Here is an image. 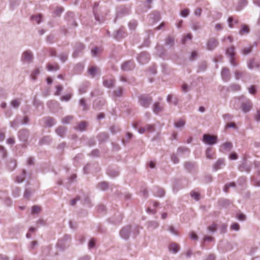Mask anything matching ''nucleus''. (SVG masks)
<instances>
[{
  "label": "nucleus",
  "mask_w": 260,
  "mask_h": 260,
  "mask_svg": "<svg viewBox=\"0 0 260 260\" xmlns=\"http://www.w3.org/2000/svg\"><path fill=\"white\" fill-rule=\"evenodd\" d=\"M132 232V227L131 225H126L122 228L119 232L120 237L125 240L129 239Z\"/></svg>",
  "instance_id": "obj_1"
},
{
  "label": "nucleus",
  "mask_w": 260,
  "mask_h": 260,
  "mask_svg": "<svg viewBox=\"0 0 260 260\" xmlns=\"http://www.w3.org/2000/svg\"><path fill=\"white\" fill-rule=\"evenodd\" d=\"M252 103L249 99L244 98L241 103V108L244 113L249 112L252 108Z\"/></svg>",
  "instance_id": "obj_2"
},
{
  "label": "nucleus",
  "mask_w": 260,
  "mask_h": 260,
  "mask_svg": "<svg viewBox=\"0 0 260 260\" xmlns=\"http://www.w3.org/2000/svg\"><path fill=\"white\" fill-rule=\"evenodd\" d=\"M203 141L207 144L213 145L217 143V137L209 134H204L203 137Z\"/></svg>",
  "instance_id": "obj_3"
},
{
  "label": "nucleus",
  "mask_w": 260,
  "mask_h": 260,
  "mask_svg": "<svg viewBox=\"0 0 260 260\" xmlns=\"http://www.w3.org/2000/svg\"><path fill=\"white\" fill-rule=\"evenodd\" d=\"M149 59L150 58L148 54L145 52L141 53L137 57V59L138 62L142 64L147 63L149 61Z\"/></svg>",
  "instance_id": "obj_4"
},
{
  "label": "nucleus",
  "mask_w": 260,
  "mask_h": 260,
  "mask_svg": "<svg viewBox=\"0 0 260 260\" xmlns=\"http://www.w3.org/2000/svg\"><path fill=\"white\" fill-rule=\"evenodd\" d=\"M218 45V42L215 38H210L206 44L207 49L209 50H214Z\"/></svg>",
  "instance_id": "obj_5"
},
{
  "label": "nucleus",
  "mask_w": 260,
  "mask_h": 260,
  "mask_svg": "<svg viewBox=\"0 0 260 260\" xmlns=\"http://www.w3.org/2000/svg\"><path fill=\"white\" fill-rule=\"evenodd\" d=\"M152 101L151 98L144 95L141 96L139 99L140 105L145 108H147L151 104Z\"/></svg>",
  "instance_id": "obj_6"
},
{
  "label": "nucleus",
  "mask_w": 260,
  "mask_h": 260,
  "mask_svg": "<svg viewBox=\"0 0 260 260\" xmlns=\"http://www.w3.org/2000/svg\"><path fill=\"white\" fill-rule=\"evenodd\" d=\"M135 63L133 61L128 60L125 61L121 65V69L123 71H128L133 70L135 68Z\"/></svg>",
  "instance_id": "obj_7"
},
{
  "label": "nucleus",
  "mask_w": 260,
  "mask_h": 260,
  "mask_svg": "<svg viewBox=\"0 0 260 260\" xmlns=\"http://www.w3.org/2000/svg\"><path fill=\"white\" fill-rule=\"evenodd\" d=\"M18 137L22 142H26L29 137V132L25 129H22L19 131Z\"/></svg>",
  "instance_id": "obj_8"
},
{
  "label": "nucleus",
  "mask_w": 260,
  "mask_h": 260,
  "mask_svg": "<svg viewBox=\"0 0 260 260\" xmlns=\"http://www.w3.org/2000/svg\"><path fill=\"white\" fill-rule=\"evenodd\" d=\"M33 55L30 51H24L22 55V60L23 61L29 63L32 61Z\"/></svg>",
  "instance_id": "obj_9"
},
{
  "label": "nucleus",
  "mask_w": 260,
  "mask_h": 260,
  "mask_svg": "<svg viewBox=\"0 0 260 260\" xmlns=\"http://www.w3.org/2000/svg\"><path fill=\"white\" fill-rule=\"evenodd\" d=\"M155 130L154 125L148 124L144 127H141L138 129V132L140 134H143L146 132H152Z\"/></svg>",
  "instance_id": "obj_10"
},
{
  "label": "nucleus",
  "mask_w": 260,
  "mask_h": 260,
  "mask_svg": "<svg viewBox=\"0 0 260 260\" xmlns=\"http://www.w3.org/2000/svg\"><path fill=\"white\" fill-rule=\"evenodd\" d=\"M103 85L106 87L110 88L113 86L114 81L112 78L103 77Z\"/></svg>",
  "instance_id": "obj_11"
},
{
  "label": "nucleus",
  "mask_w": 260,
  "mask_h": 260,
  "mask_svg": "<svg viewBox=\"0 0 260 260\" xmlns=\"http://www.w3.org/2000/svg\"><path fill=\"white\" fill-rule=\"evenodd\" d=\"M26 175V170H25L24 169L22 170L21 173H20V174L16 177L15 181L18 183H22L25 180Z\"/></svg>",
  "instance_id": "obj_12"
},
{
  "label": "nucleus",
  "mask_w": 260,
  "mask_h": 260,
  "mask_svg": "<svg viewBox=\"0 0 260 260\" xmlns=\"http://www.w3.org/2000/svg\"><path fill=\"white\" fill-rule=\"evenodd\" d=\"M84 48V46L81 43H79L77 44L75 47V49L74 53H73V57L75 58L77 57L78 55V54L81 52Z\"/></svg>",
  "instance_id": "obj_13"
},
{
  "label": "nucleus",
  "mask_w": 260,
  "mask_h": 260,
  "mask_svg": "<svg viewBox=\"0 0 260 260\" xmlns=\"http://www.w3.org/2000/svg\"><path fill=\"white\" fill-rule=\"evenodd\" d=\"M169 250L174 254H176L179 251L180 247L177 243H172L169 245Z\"/></svg>",
  "instance_id": "obj_14"
},
{
  "label": "nucleus",
  "mask_w": 260,
  "mask_h": 260,
  "mask_svg": "<svg viewBox=\"0 0 260 260\" xmlns=\"http://www.w3.org/2000/svg\"><path fill=\"white\" fill-rule=\"evenodd\" d=\"M221 76L222 79L225 81L230 79V70L226 68H224L221 71Z\"/></svg>",
  "instance_id": "obj_15"
},
{
  "label": "nucleus",
  "mask_w": 260,
  "mask_h": 260,
  "mask_svg": "<svg viewBox=\"0 0 260 260\" xmlns=\"http://www.w3.org/2000/svg\"><path fill=\"white\" fill-rule=\"evenodd\" d=\"M67 131V128L63 126H59L56 130V133L61 137H64Z\"/></svg>",
  "instance_id": "obj_16"
},
{
  "label": "nucleus",
  "mask_w": 260,
  "mask_h": 260,
  "mask_svg": "<svg viewBox=\"0 0 260 260\" xmlns=\"http://www.w3.org/2000/svg\"><path fill=\"white\" fill-rule=\"evenodd\" d=\"M224 165V160L222 158L219 159L213 165V169L216 171Z\"/></svg>",
  "instance_id": "obj_17"
},
{
  "label": "nucleus",
  "mask_w": 260,
  "mask_h": 260,
  "mask_svg": "<svg viewBox=\"0 0 260 260\" xmlns=\"http://www.w3.org/2000/svg\"><path fill=\"white\" fill-rule=\"evenodd\" d=\"M17 166L16 161L15 160L11 159L8 164V168L10 171H13Z\"/></svg>",
  "instance_id": "obj_18"
},
{
  "label": "nucleus",
  "mask_w": 260,
  "mask_h": 260,
  "mask_svg": "<svg viewBox=\"0 0 260 260\" xmlns=\"http://www.w3.org/2000/svg\"><path fill=\"white\" fill-rule=\"evenodd\" d=\"M259 66V63L255 62L253 59H250L248 63V67L249 69L258 68Z\"/></svg>",
  "instance_id": "obj_19"
},
{
  "label": "nucleus",
  "mask_w": 260,
  "mask_h": 260,
  "mask_svg": "<svg viewBox=\"0 0 260 260\" xmlns=\"http://www.w3.org/2000/svg\"><path fill=\"white\" fill-rule=\"evenodd\" d=\"M45 123L47 126L51 127L56 123V121L53 118L49 117L46 118Z\"/></svg>",
  "instance_id": "obj_20"
},
{
  "label": "nucleus",
  "mask_w": 260,
  "mask_h": 260,
  "mask_svg": "<svg viewBox=\"0 0 260 260\" xmlns=\"http://www.w3.org/2000/svg\"><path fill=\"white\" fill-rule=\"evenodd\" d=\"M87 124L85 121H82L80 123L78 124V126L75 127V129L79 131H83L85 130Z\"/></svg>",
  "instance_id": "obj_21"
},
{
  "label": "nucleus",
  "mask_w": 260,
  "mask_h": 260,
  "mask_svg": "<svg viewBox=\"0 0 260 260\" xmlns=\"http://www.w3.org/2000/svg\"><path fill=\"white\" fill-rule=\"evenodd\" d=\"M185 124V121L182 119H179L177 121L175 122L174 124L176 128H182L184 127Z\"/></svg>",
  "instance_id": "obj_22"
},
{
  "label": "nucleus",
  "mask_w": 260,
  "mask_h": 260,
  "mask_svg": "<svg viewBox=\"0 0 260 260\" xmlns=\"http://www.w3.org/2000/svg\"><path fill=\"white\" fill-rule=\"evenodd\" d=\"M153 110L155 114H158L162 111V108L160 106L158 103H155L153 105Z\"/></svg>",
  "instance_id": "obj_23"
},
{
  "label": "nucleus",
  "mask_w": 260,
  "mask_h": 260,
  "mask_svg": "<svg viewBox=\"0 0 260 260\" xmlns=\"http://www.w3.org/2000/svg\"><path fill=\"white\" fill-rule=\"evenodd\" d=\"M221 147H223L224 150L230 151L233 147V144L231 142H226L223 143Z\"/></svg>",
  "instance_id": "obj_24"
},
{
  "label": "nucleus",
  "mask_w": 260,
  "mask_h": 260,
  "mask_svg": "<svg viewBox=\"0 0 260 260\" xmlns=\"http://www.w3.org/2000/svg\"><path fill=\"white\" fill-rule=\"evenodd\" d=\"M20 105V100L19 99H15L12 100L11 102V106L14 108H18Z\"/></svg>",
  "instance_id": "obj_25"
},
{
  "label": "nucleus",
  "mask_w": 260,
  "mask_h": 260,
  "mask_svg": "<svg viewBox=\"0 0 260 260\" xmlns=\"http://www.w3.org/2000/svg\"><path fill=\"white\" fill-rule=\"evenodd\" d=\"M79 104L82 107V110L83 111H87L89 109L88 106L86 105L85 100L84 99H81L79 101Z\"/></svg>",
  "instance_id": "obj_26"
},
{
  "label": "nucleus",
  "mask_w": 260,
  "mask_h": 260,
  "mask_svg": "<svg viewBox=\"0 0 260 260\" xmlns=\"http://www.w3.org/2000/svg\"><path fill=\"white\" fill-rule=\"evenodd\" d=\"M249 32V28L246 25H243L242 28L239 32L241 35H243L244 34H248Z\"/></svg>",
  "instance_id": "obj_27"
},
{
  "label": "nucleus",
  "mask_w": 260,
  "mask_h": 260,
  "mask_svg": "<svg viewBox=\"0 0 260 260\" xmlns=\"http://www.w3.org/2000/svg\"><path fill=\"white\" fill-rule=\"evenodd\" d=\"M247 4L246 0H240L238 3V5L237 7V10H241L244 6H245Z\"/></svg>",
  "instance_id": "obj_28"
},
{
  "label": "nucleus",
  "mask_w": 260,
  "mask_h": 260,
  "mask_svg": "<svg viewBox=\"0 0 260 260\" xmlns=\"http://www.w3.org/2000/svg\"><path fill=\"white\" fill-rule=\"evenodd\" d=\"M99 69L96 67H91L88 70L89 74L92 77H94L98 73Z\"/></svg>",
  "instance_id": "obj_29"
},
{
  "label": "nucleus",
  "mask_w": 260,
  "mask_h": 260,
  "mask_svg": "<svg viewBox=\"0 0 260 260\" xmlns=\"http://www.w3.org/2000/svg\"><path fill=\"white\" fill-rule=\"evenodd\" d=\"M235 48L234 46H232L226 50V54L230 57H234L235 55Z\"/></svg>",
  "instance_id": "obj_30"
},
{
  "label": "nucleus",
  "mask_w": 260,
  "mask_h": 260,
  "mask_svg": "<svg viewBox=\"0 0 260 260\" xmlns=\"http://www.w3.org/2000/svg\"><path fill=\"white\" fill-rule=\"evenodd\" d=\"M31 19L32 21H36L37 24H39L41 21L42 16L41 14L34 15L31 17Z\"/></svg>",
  "instance_id": "obj_31"
},
{
  "label": "nucleus",
  "mask_w": 260,
  "mask_h": 260,
  "mask_svg": "<svg viewBox=\"0 0 260 260\" xmlns=\"http://www.w3.org/2000/svg\"><path fill=\"white\" fill-rule=\"evenodd\" d=\"M123 89L121 87H118L114 91V95L116 97H120L122 95Z\"/></svg>",
  "instance_id": "obj_32"
},
{
  "label": "nucleus",
  "mask_w": 260,
  "mask_h": 260,
  "mask_svg": "<svg viewBox=\"0 0 260 260\" xmlns=\"http://www.w3.org/2000/svg\"><path fill=\"white\" fill-rule=\"evenodd\" d=\"M165 194V191L162 188H157L156 191H155V196L158 197H162Z\"/></svg>",
  "instance_id": "obj_33"
},
{
  "label": "nucleus",
  "mask_w": 260,
  "mask_h": 260,
  "mask_svg": "<svg viewBox=\"0 0 260 260\" xmlns=\"http://www.w3.org/2000/svg\"><path fill=\"white\" fill-rule=\"evenodd\" d=\"M51 141L50 136H44L40 141L41 144H49Z\"/></svg>",
  "instance_id": "obj_34"
},
{
  "label": "nucleus",
  "mask_w": 260,
  "mask_h": 260,
  "mask_svg": "<svg viewBox=\"0 0 260 260\" xmlns=\"http://www.w3.org/2000/svg\"><path fill=\"white\" fill-rule=\"evenodd\" d=\"M73 119V116L71 115L67 116L62 119V122L64 124H68Z\"/></svg>",
  "instance_id": "obj_35"
},
{
  "label": "nucleus",
  "mask_w": 260,
  "mask_h": 260,
  "mask_svg": "<svg viewBox=\"0 0 260 260\" xmlns=\"http://www.w3.org/2000/svg\"><path fill=\"white\" fill-rule=\"evenodd\" d=\"M47 68V69L50 71H57L59 69V67L58 64H55L54 66H53L51 64H48Z\"/></svg>",
  "instance_id": "obj_36"
},
{
  "label": "nucleus",
  "mask_w": 260,
  "mask_h": 260,
  "mask_svg": "<svg viewBox=\"0 0 260 260\" xmlns=\"http://www.w3.org/2000/svg\"><path fill=\"white\" fill-rule=\"evenodd\" d=\"M99 6V4L98 3H95L93 9V12L95 16V18L96 20L100 21L99 17L98 15V13L96 12V8H98Z\"/></svg>",
  "instance_id": "obj_37"
},
{
  "label": "nucleus",
  "mask_w": 260,
  "mask_h": 260,
  "mask_svg": "<svg viewBox=\"0 0 260 260\" xmlns=\"http://www.w3.org/2000/svg\"><path fill=\"white\" fill-rule=\"evenodd\" d=\"M230 89L233 91H238L241 89V87L239 85L236 84H233L230 86Z\"/></svg>",
  "instance_id": "obj_38"
},
{
  "label": "nucleus",
  "mask_w": 260,
  "mask_h": 260,
  "mask_svg": "<svg viewBox=\"0 0 260 260\" xmlns=\"http://www.w3.org/2000/svg\"><path fill=\"white\" fill-rule=\"evenodd\" d=\"M124 37L123 30L122 28H120L117 31L116 35L115 36V38L117 39H120Z\"/></svg>",
  "instance_id": "obj_39"
},
{
  "label": "nucleus",
  "mask_w": 260,
  "mask_h": 260,
  "mask_svg": "<svg viewBox=\"0 0 260 260\" xmlns=\"http://www.w3.org/2000/svg\"><path fill=\"white\" fill-rule=\"evenodd\" d=\"M174 43V38L169 36L166 40V44L170 46H173Z\"/></svg>",
  "instance_id": "obj_40"
},
{
  "label": "nucleus",
  "mask_w": 260,
  "mask_h": 260,
  "mask_svg": "<svg viewBox=\"0 0 260 260\" xmlns=\"http://www.w3.org/2000/svg\"><path fill=\"white\" fill-rule=\"evenodd\" d=\"M137 25L138 23L135 20H132L128 23V26L131 29H135L136 28Z\"/></svg>",
  "instance_id": "obj_41"
},
{
  "label": "nucleus",
  "mask_w": 260,
  "mask_h": 260,
  "mask_svg": "<svg viewBox=\"0 0 260 260\" xmlns=\"http://www.w3.org/2000/svg\"><path fill=\"white\" fill-rule=\"evenodd\" d=\"M108 184L106 182H102L98 184V187L102 190H105L108 188Z\"/></svg>",
  "instance_id": "obj_42"
},
{
  "label": "nucleus",
  "mask_w": 260,
  "mask_h": 260,
  "mask_svg": "<svg viewBox=\"0 0 260 260\" xmlns=\"http://www.w3.org/2000/svg\"><path fill=\"white\" fill-rule=\"evenodd\" d=\"M41 208L38 206H33L31 207V213L32 214H38L40 212Z\"/></svg>",
  "instance_id": "obj_43"
},
{
  "label": "nucleus",
  "mask_w": 260,
  "mask_h": 260,
  "mask_svg": "<svg viewBox=\"0 0 260 260\" xmlns=\"http://www.w3.org/2000/svg\"><path fill=\"white\" fill-rule=\"evenodd\" d=\"M40 74V70L39 69H36L34 70V71L31 74V77L32 80H35L36 79V77Z\"/></svg>",
  "instance_id": "obj_44"
},
{
  "label": "nucleus",
  "mask_w": 260,
  "mask_h": 260,
  "mask_svg": "<svg viewBox=\"0 0 260 260\" xmlns=\"http://www.w3.org/2000/svg\"><path fill=\"white\" fill-rule=\"evenodd\" d=\"M184 167L188 171H191V170L194 167V164L192 162H187L185 164Z\"/></svg>",
  "instance_id": "obj_45"
},
{
  "label": "nucleus",
  "mask_w": 260,
  "mask_h": 260,
  "mask_svg": "<svg viewBox=\"0 0 260 260\" xmlns=\"http://www.w3.org/2000/svg\"><path fill=\"white\" fill-rule=\"evenodd\" d=\"M190 195L192 198L197 201H198L200 199V194L196 191H191L190 192Z\"/></svg>",
  "instance_id": "obj_46"
},
{
  "label": "nucleus",
  "mask_w": 260,
  "mask_h": 260,
  "mask_svg": "<svg viewBox=\"0 0 260 260\" xmlns=\"http://www.w3.org/2000/svg\"><path fill=\"white\" fill-rule=\"evenodd\" d=\"M216 228L217 224L215 223H213L211 225L208 226V230L209 232L213 233L216 231Z\"/></svg>",
  "instance_id": "obj_47"
},
{
  "label": "nucleus",
  "mask_w": 260,
  "mask_h": 260,
  "mask_svg": "<svg viewBox=\"0 0 260 260\" xmlns=\"http://www.w3.org/2000/svg\"><path fill=\"white\" fill-rule=\"evenodd\" d=\"M46 40L49 43H52L55 41V37L52 35H50L47 36Z\"/></svg>",
  "instance_id": "obj_48"
},
{
  "label": "nucleus",
  "mask_w": 260,
  "mask_h": 260,
  "mask_svg": "<svg viewBox=\"0 0 260 260\" xmlns=\"http://www.w3.org/2000/svg\"><path fill=\"white\" fill-rule=\"evenodd\" d=\"M168 230L172 234H174V235H176V236L178 235V233H177V230L173 226H169L168 227Z\"/></svg>",
  "instance_id": "obj_49"
},
{
  "label": "nucleus",
  "mask_w": 260,
  "mask_h": 260,
  "mask_svg": "<svg viewBox=\"0 0 260 260\" xmlns=\"http://www.w3.org/2000/svg\"><path fill=\"white\" fill-rule=\"evenodd\" d=\"M63 87L61 85H57L56 86V91L55 94L58 95L60 94V92L62 90Z\"/></svg>",
  "instance_id": "obj_50"
},
{
  "label": "nucleus",
  "mask_w": 260,
  "mask_h": 260,
  "mask_svg": "<svg viewBox=\"0 0 260 260\" xmlns=\"http://www.w3.org/2000/svg\"><path fill=\"white\" fill-rule=\"evenodd\" d=\"M59 58L62 62H64L67 60L68 54L66 53H63L60 55Z\"/></svg>",
  "instance_id": "obj_51"
},
{
  "label": "nucleus",
  "mask_w": 260,
  "mask_h": 260,
  "mask_svg": "<svg viewBox=\"0 0 260 260\" xmlns=\"http://www.w3.org/2000/svg\"><path fill=\"white\" fill-rule=\"evenodd\" d=\"M232 230L238 231L240 230V226L237 223H234L231 226Z\"/></svg>",
  "instance_id": "obj_52"
},
{
  "label": "nucleus",
  "mask_w": 260,
  "mask_h": 260,
  "mask_svg": "<svg viewBox=\"0 0 260 260\" xmlns=\"http://www.w3.org/2000/svg\"><path fill=\"white\" fill-rule=\"evenodd\" d=\"M72 96L71 94H67L66 95L62 96L61 97L60 99L61 101H69Z\"/></svg>",
  "instance_id": "obj_53"
},
{
  "label": "nucleus",
  "mask_w": 260,
  "mask_h": 260,
  "mask_svg": "<svg viewBox=\"0 0 260 260\" xmlns=\"http://www.w3.org/2000/svg\"><path fill=\"white\" fill-rule=\"evenodd\" d=\"M63 11V8L62 7L58 8L55 10L54 14L56 16H59Z\"/></svg>",
  "instance_id": "obj_54"
},
{
  "label": "nucleus",
  "mask_w": 260,
  "mask_h": 260,
  "mask_svg": "<svg viewBox=\"0 0 260 260\" xmlns=\"http://www.w3.org/2000/svg\"><path fill=\"white\" fill-rule=\"evenodd\" d=\"M0 151L3 153L2 157L5 158L7 156V151L6 150L5 148L2 146H0Z\"/></svg>",
  "instance_id": "obj_55"
},
{
  "label": "nucleus",
  "mask_w": 260,
  "mask_h": 260,
  "mask_svg": "<svg viewBox=\"0 0 260 260\" xmlns=\"http://www.w3.org/2000/svg\"><path fill=\"white\" fill-rule=\"evenodd\" d=\"M197 56H198L197 52V51H193V52H192V53H191V54L190 55V56L189 57V59L190 60H193L194 59L197 58Z\"/></svg>",
  "instance_id": "obj_56"
},
{
  "label": "nucleus",
  "mask_w": 260,
  "mask_h": 260,
  "mask_svg": "<svg viewBox=\"0 0 260 260\" xmlns=\"http://www.w3.org/2000/svg\"><path fill=\"white\" fill-rule=\"evenodd\" d=\"M182 90L184 92H187L189 90V87L186 84H184L182 85Z\"/></svg>",
  "instance_id": "obj_57"
},
{
  "label": "nucleus",
  "mask_w": 260,
  "mask_h": 260,
  "mask_svg": "<svg viewBox=\"0 0 260 260\" xmlns=\"http://www.w3.org/2000/svg\"><path fill=\"white\" fill-rule=\"evenodd\" d=\"M242 76V73L239 71H235V78L237 79V80H238Z\"/></svg>",
  "instance_id": "obj_58"
},
{
  "label": "nucleus",
  "mask_w": 260,
  "mask_h": 260,
  "mask_svg": "<svg viewBox=\"0 0 260 260\" xmlns=\"http://www.w3.org/2000/svg\"><path fill=\"white\" fill-rule=\"evenodd\" d=\"M31 194V191L27 189L25 190L24 193V197L26 199H28L30 196Z\"/></svg>",
  "instance_id": "obj_59"
},
{
  "label": "nucleus",
  "mask_w": 260,
  "mask_h": 260,
  "mask_svg": "<svg viewBox=\"0 0 260 260\" xmlns=\"http://www.w3.org/2000/svg\"><path fill=\"white\" fill-rule=\"evenodd\" d=\"M206 156L207 158L211 159L212 158V155H211V149L210 148H208L206 151Z\"/></svg>",
  "instance_id": "obj_60"
},
{
  "label": "nucleus",
  "mask_w": 260,
  "mask_h": 260,
  "mask_svg": "<svg viewBox=\"0 0 260 260\" xmlns=\"http://www.w3.org/2000/svg\"><path fill=\"white\" fill-rule=\"evenodd\" d=\"M189 14V10L188 9H184L181 12V15L182 17H187Z\"/></svg>",
  "instance_id": "obj_61"
},
{
  "label": "nucleus",
  "mask_w": 260,
  "mask_h": 260,
  "mask_svg": "<svg viewBox=\"0 0 260 260\" xmlns=\"http://www.w3.org/2000/svg\"><path fill=\"white\" fill-rule=\"evenodd\" d=\"M223 118L225 120H230L233 118V116L230 114L227 113L223 115Z\"/></svg>",
  "instance_id": "obj_62"
},
{
  "label": "nucleus",
  "mask_w": 260,
  "mask_h": 260,
  "mask_svg": "<svg viewBox=\"0 0 260 260\" xmlns=\"http://www.w3.org/2000/svg\"><path fill=\"white\" fill-rule=\"evenodd\" d=\"M215 256L214 254H209L204 260H215Z\"/></svg>",
  "instance_id": "obj_63"
},
{
  "label": "nucleus",
  "mask_w": 260,
  "mask_h": 260,
  "mask_svg": "<svg viewBox=\"0 0 260 260\" xmlns=\"http://www.w3.org/2000/svg\"><path fill=\"white\" fill-rule=\"evenodd\" d=\"M255 119L257 121H260V110H257L255 116Z\"/></svg>",
  "instance_id": "obj_64"
}]
</instances>
